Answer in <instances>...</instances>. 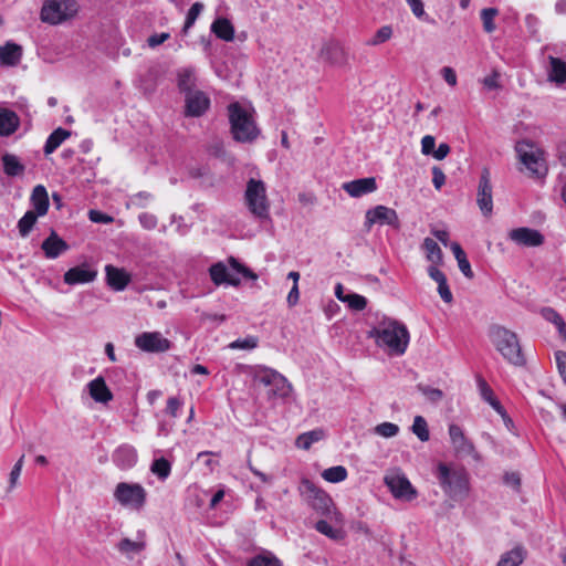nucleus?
Wrapping results in <instances>:
<instances>
[{
  "mask_svg": "<svg viewBox=\"0 0 566 566\" xmlns=\"http://www.w3.org/2000/svg\"><path fill=\"white\" fill-rule=\"evenodd\" d=\"M369 337L375 338L379 347H386L392 355H402L409 344L407 327L395 319H384L369 331Z\"/></svg>",
  "mask_w": 566,
  "mask_h": 566,
  "instance_id": "f257e3e1",
  "label": "nucleus"
},
{
  "mask_svg": "<svg viewBox=\"0 0 566 566\" xmlns=\"http://www.w3.org/2000/svg\"><path fill=\"white\" fill-rule=\"evenodd\" d=\"M298 491L304 501L318 514L334 524H343L344 516L335 506L332 497L311 480L302 479Z\"/></svg>",
  "mask_w": 566,
  "mask_h": 566,
  "instance_id": "f03ea898",
  "label": "nucleus"
},
{
  "mask_svg": "<svg viewBox=\"0 0 566 566\" xmlns=\"http://www.w3.org/2000/svg\"><path fill=\"white\" fill-rule=\"evenodd\" d=\"M489 337L495 349L511 365L523 367L526 364L516 333L504 326L493 325L489 329Z\"/></svg>",
  "mask_w": 566,
  "mask_h": 566,
  "instance_id": "7ed1b4c3",
  "label": "nucleus"
},
{
  "mask_svg": "<svg viewBox=\"0 0 566 566\" xmlns=\"http://www.w3.org/2000/svg\"><path fill=\"white\" fill-rule=\"evenodd\" d=\"M436 476L443 493L452 501L460 502L469 496L470 480L464 469H455L446 463H439Z\"/></svg>",
  "mask_w": 566,
  "mask_h": 566,
  "instance_id": "20e7f679",
  "label": "nucleus"
},
{
  "mask_svg": "<svg viewBox=\"0 0 566 566\" xmlns=\"http://www.w3.org/2000/svg\"><path fill=\"white\" fill-rule=\"evenodd\" d=\"M229 120L233 138L240 143H251L260 134L251 114L239 103H232L228 107Z\"/></svg>",
  "mask_w": 566,
  "mask_h": 566,
  "instance_id": "39448f33",
  "label": "nucleus"
},
{
  "mask_svg": "<svg viewBox=\"0 0 566 566\" xmlns=\"http://www.w3.org/2000/svg\"><path fill=\"white\" fill-rule=\"evenodd\" d=\"M244 199L248 209L255 218L261 220L269 218L270 205L266 197L265 185L262 180L251 178L248 181Z\"/></svg>",
  "mask_w": 566,
  "mask_h": 566,
  "instance_id": "423d86ee",
  "label": "nucleus"
},
{
  "mask_svg": "<svg viewBox=\"0 0 566 566\" xmlns=\"http://www.w3.org/2000/svg\"><path fill=\"white\" fill-rule=\"evenodd\" d=\"M76 0H45L41 9V20L50 24H59L77 12Z\"/></svg>",
  "mask_w": 566,
  "mask_h": 566,
  "instance_id": "0eeeda50",
  "label": "nucleus"
},
{
  "mask_svg": "<svg viewBox=\"0 0 566 566\" xmlns=\"http://www.w3.org/2000/svg\"><path fill=\"white\" fill-rule=\"evenodd\" d=\"M113 495L122 506L140 511L145 506L147 492L138 483L119 482Z\"/></svg>",
  "mask_w": 566,
  "mask_h": 566,
  "instance_id": "6e6552de",
  "label": "nucleus"
},
{
  "mask_svg": "<svg viewBox=\"0 0 566 566\" xmlns=\"http://www.w3.org/2000/svg\"><path fill=\"white\" fill-rule=\"evenodd\" d=\"M515 150L520 160L533 175L538 177L546 175L547 168L544 165V159L541 157V153L535 149L533 143L521 140L516 143Z\"/></svg>",
  "mask_w": 566,
  "mask_h": 566,
  "instance_id": "1a4fd4ad",
  "label": "nucleus"
},
{
  "mask_svg": "<svg viewBox=\"0 0 566 566\" xmlns=\"http://www.w3.org/2000/svg\"><path fill=\"white\" fill-rule=\"evenodd\" d=\"M384 481L396 499L412 501L418 495L417 490L412 486L408 478L400 471H392L386 474Z\"/></svg>",
  "mask_w": 566,
  "mask_h": 566,
  "instance_id": "9d476101",
  "label": "nucleus"
},
{
  "mask_svg": "<svg viewBox=\"0 0 566 566\" xmlns=\"http://www.w3.org/2000/svg\"><path fill=\"white\" fill-rule=\"evenodd\" d=\"M135 346L145 353L160 354L171 348V342L160 332H143L134 339Z\"/></svg>",
  "mask_w": 566,
  "mask_h": 566,
  "instance_id": "9b49d317",
  "label": "nucleus"
},
{
  "mask_svg": "<svg viewBox=\"0 0 566 566\" xmlns=\"http://www.w3.org/2000/svg\"><path fill=\"white\" fill-rule=\"evenodd\" d=\"M449 436L454 453L458 457H471L474 460H480V454L471 440H469L462 428L455 423L449 426Z\"/></svg>",
  "mask_w": 566,
  "mask_h": 566,
  "instance_id": "f8f14e48",
  "label": "nucleus"
},
{
  "mask_svg": "<svg viewBox=\"0 0 566 566\" xmlns=\"http://www.w3.org/2000/svg\"><path fill=\"white\" fill-rule=\"evenodd\" d=\"M476 203L482 214L486 218L491 217L493 213V196H492V184H491V174L489 168H483L481 171L478 193H476Z\"/></svg>",
  "mask_w": 566,
  "mask_h": 566,
  "instance_id": "ddd939ff",
  "label": "nucleus"
},
{
  "mask_svg": "<svg viewBox=\"0 0 566 566\" xmlns=\"http://www.w3.org/2000/svg\"><path fill=\"white\" fill-rule=\"evenodd\" d=\"M375 223H379L381 226L387 224L396 230L400 228V221L396 210L381 205L376 206L366 212L365 228L370 230Z\"/></svg>",
  "mask_w": 566,
  "mask_h": 566,
  "instance_id": "4468645a",
  "label": "nucleus"
},
{
  "mask_svg": "<svg viewBox=\"0 0 566 566\" xmlns=\"http://www.w3.org/2000/svg\"><path fill=\"white\" fill-rule=\"evenodd\" d=\"M319 56L328 64L336 67H345L349 65V53L337 41L325 43L319 52Z\"/></svg>",
  "mask_w": 566,
  "mask_h": 566,
  "instance_id": "2eb2a0df",
  "label": "nucleus"
},
{
  "mask_svg": "<svg viewBox=\"0 0 566 566\" xmlns=\"http://www.w3.org/2000/svg\"><path fill=\"white\" fill-rule=\"evenodd\" d=\"M185 115L188 117L202 116L210 106V98L202 91L185 95Z\"/></svg>",
  "mask_w": 566,
  "mask_h": 566,
  "instance_id": "dca6fc26",
  "label": "nucleus"
},
{
  "mask_svg": "<svg viewBox=\"0 0 566 566\" xmlns=\"http://www.w3.org/2000/svg\"><path fill=\"white\" fill-rule=\"evenodd\" d=\"M509 238L523 247H539L544 242V237L538 230L525 227L511 230Z\"/></svg>",
  "mask_w": 566,
  "mask_h": 566,
  "instance_id": "f3484780",
  "label": "nucleus"
},
{
  "mask_svg": "<svg viewBox=\"0 0 566 566\" xmlns=\"http://www.w3.org/2000/svg\"><path fill=\"white\" fill-rule=\"evenodd\" d=\"M96 276V270L87 264H82L67 270L63 275V281L69 285L85 284L93 282Z\"/></svg>",
  "mask_w": 566,
  "mask_h": 566,
  "instance_id": "a211bd4d",
  "label": "nucleus"
},
{
  "mask_svg": "<svg viewBox=\"0 0 566 566\" xmlns=\"http://www.w3.org/2000/svg\"><path fill=\"white\" fill-rule=\"evenodd\" d=\"M106 283L114 291H124L129 284L132 276L123 268H116L112 264L105 266Z\"/></svg>",
  "mask_w": 566,
  "mask_h": 566,
  "instance_id": "6ab92c4d",
  "label": "nucleus"
},
{
  "mask_svg": "<svg viewBox=\"0 0 566 566\" xmlns=\"http://www.w3.org/2000/svg\"><path fill=\"white\" fill-rule=\"evenodd\" d=\"M69 244L52 230L50 235L42 242L41 249L46 259H56L69 250Z\"/></svg>",
  "mask_w": 566,
  "mask_h": 566,
  "instance_id": "aec40b11",
  "label": "nucleus"
},
{
  "mask_svg": "<svg viewBox=\"0 0 566 566\" xmlns=\"http://www.w3.org/2000/svg\"><path fill=\"white\" fill-rule=\"evenodd\" d=\"M343 189L353 198H359L364 195L371 193L377 189L376 179L374 177L355 179L343 184Z\"/></svg>",
  "mask_w": 566,
  "mask_h": 566,
  "instance_id": "412c9836",
  "label": "nucleus"
},
{
  "mask_svg": "<svg viewBox=\"0 0 566 566\" xmlns=\"http://www.w3.org/2000/svg\"><path fill=\"white\" fill-rule=\"evenodd\" d=\"M87 390L91 396V398L95 402L99 403H108L113 400V394L107 387L105 379L102 376L96 377L95 379L91 380L87 385Z\"/></svg>",
  "mask_w": 566,
  "mask_h": 566,
  "instance_id": "4be33fe9",
  "label": "nucleus"
},
{
  "mask_svg": "<svg viewBox=\"0 0 566 566\" xmlns=\"http://www.w3.org/2000/svg\"><path fill=\"white\" fill-rule=\"evenodd\" d=\"M209 275L216 285L228 284L231 286H239L240 279L230 274L227 265L223 262H217L209 268Z\"/></svg>",
  "mask_w": 566,
  "mask_h": 566,
  "instance_id": "5701e85b",
  "label": "nucleus"
},
{
  "mask_svg": "<svg viewBox=\"0 0 566 566\" xmlns=\"http://www.w3.org/2000/svg\"><path fill=\"white\" fill-rule=\"evenodd\" d=\"M20 126L18 114L9 108L0 106V137L13 135Z\"/></svg>",
  "mask_w": 566,
  "mask_h": 566,
  "instance_id": "b1692460",
  "label": "nucleus"
},
{
  "mask_svg": "<svg viewBox=\"0 0 566 566\" xmlns=\"http://www.w3.org/2000/svg\"><path fill=\"white\" fill-rule=\"evenodd\" d=\"M30 201L33 207L31 211L40 214L41 217L48 213L50 201L48 191L43 185H38L33 188Z\"/></svg>",
  "mask_w": 566,
  "mask_h": 566,
  "instance_id": "393cba45",
  "label": "nucleus"
},
{
  "mask_svg": "<svg viewBox=\"0 0 566 566\" xmlns=\"http://www.w3.org/2000/svg\"><path fill=\"white\" fill-rule=\"evenodd\" d=\"M476 382L481 398L485 402H488L502 417V419H505L506 411L504 407L501 405V402L497 400V398L494 396L492 388L489 386L485 379L479 377Z\"/></svg>",
  "mask_w": 566,
  "mask_h": 566,
  "instance_id": "a878e982",
  "label": "nucleus"
},
{
  "mask_svg": "<svg viewBox=\"0 0 566 566\" xmlns=\"http://www.w3.org/2000/svg\"><path fill=\"white\" fill-rule=\"evenodd\" d=\"M113 461L119 469H130L137 461L136 450L130 446H122L114 452Z\"/></svg>",
  "mask_w": 566,
  "mask_h": 566,
  "instance_id": "bb28decb",
  "label": "nucleus"
},
{
  "mask_svg": "<svg viewBox=\"0 0 566 566\" xmlns=\"http://www.w3.org/2000/svg\"><path fill=\"white\" fill-rule=\"evenodd\" d=\"M22 56V48L13 42H7L0 46V63L7 66H15Z\"/></svg>",
  "mask_w": 566,
  "mask_h": 566,
  "instance_id": "cd10ccee",
  "label": "nucleus"
},
{
  "mask_svg": "<svg viewBox=\"0 0 566 566\" xmlns=\"http://www.w3.org/2000/svg\"><path fill=\"white\" fill-rule=\"evenodd\" d=\"M1 164L3 172L8 177H20L25 171V166L20 161L19 157L14 154L6 153L1 156Z\"/></svg>",
  "mask_w": 566,
  "mask_h": 566,
  "instance_id": "c85d7f7f",
  "label": "nucleus"
},
{
  "mask_svg": "<svg viewBox=\"0 0 566 566\" xmlns=\"http://www.w3.org/2000/svg\"><path fill=\"white\" fill-rule=\"evenodd\" d=\"M549 66L547 69L548 80L556 84L566 83V62L553 55L548 56Z\"/></svg>",
  "mask_w": 566,
  "mask_h": 566,
  "instance_id": "c756f323",
  "label": "nucleus"
},
{
  "mask_svg": "<svg viewBox=\"0 0 566 566\" xmlns=\"http://www.w3.org/2000/svg\"><path fill=\"white\" fill-rule=\"evenodd\" d=\"M526 555L525 547L516 545L511 551L501 555L496 566H520L525 560Z\"/></svg>",
  "mask_w": 566,
  "mask_h": 566,
  "instance_id": "7c9ffc66",
  "label": "nucleus"
},
{
  "mask_svg": "<svg viewBox=\"0 0 566 566\" xmlns=\"http://www.w3.org/2000/svg\"><path fill=\"white\" fill-rule=\"evenodd\" d=\"M332 522L326 517L324 520H319L315 523V530L325 535L326 537L333 541H340L345 537V532L342 528L343 524H336L337 526H333Z\"/></svg>",
  "mask_w": 566,
  "mask_h": 566,
  "instance_id": "2f4dec72",
  "label": "nucleus"
},
{
  "mask_svg": "<svg viewBox=\"0 0 566 566\" xmlns=\"http://www.w3.org/2000/svg\"><path fill=\"white\" fill-rule=\"evenodd\" d=\"M211 31L217 38L227 42L232 41L234 38V28L226 18L216 19L211 24Z\"/></svg>",
  "mask_w": 566,
  "mask_h": 566,
  "instance_id": "473e14b6",
  "label": "nucleus"
},
{
  "mask_svg": "<svg viewBox=\"0 0 566 566\" xmlns=\"http://www.w3.org/2000/svg\"><path fill=\"white\" fill-rule=\"evenodd\" d=\"M145 533L138 532V541H132L129 538H123L117 544V549L124 554L129 556L130 554H137L145 549L146 543L144 541Z\"/></svg>",
  "mask_w": 566,
  "mask_h": 566,
  "instance_id": "72a5a7b5",
  "label": "nucleus"
},
{
  "mask_svg": "<svg viewBox=\"0 0 566 566\" xmlns=\"http://www.w3.org/2000/svg\"><path fill=\"white\" fill-rule=\"evenodd\" d=\"M177 85L181 93L185 95L195 92L196 75L195 70L191 67L181 69L178 71Z\"/></svg>",
  "mask_w": 566,
  "mask_h": 566,
  "instance_id": "f704fd0d",
  "label": "nucleus"
},
{
  "mask_svg": "<svg viewBox=\"0 0 566 566\" xmlns=\"http://www.w3.org/2000/svg\"><path fill=\"white\" fill-rule=\"evenodd\" d=\"M71 133L62 127L54 129L48 137L43 151L45 155L54 153L61 144L70 137Z\"/></svg>",
  "mask_w": 566,
  "mask_h": 566,
  "instance_id": "c9c22d12",
  "label": "nucleus"
},
{
  "mask_svg": "<svg viewBox=\"0 0 566 566\" xmlns=\"http://www.w3.org/2000/svg\"><path fill=\"white\" fill-rule=\"evenodd\" d=\"M325 438L323 429H314L300 434L296 438L295 446L298 449L308 450L313 443L318 442Z\"/></svg>",
  "mask_w": 566,
  "mask_h": 566,
  "instance_id": "e433bc0d",
  "label": "nucleus"
},
{
  "mask_svg": "<svg viewBox=\"0 0 566 566\" xmlns=\"http://www.w3.org/2000/svg\"><path fill=\"white\" fill-rule=\"evenodd\" d=\"M39 217H41V216L29 210L18 221L17 228L19 230V234L22 238L29 237V234L32 231V229L34 228Z\"/></svg>",
  "mask_w": 566,
  "mask_h": 566,
  "instance_id": "4c0bfd02",
  "label": "nucleus"
},
{
  "mask_svg": "<svg viewBox=\"0 0 566 566\" xmlns=\"http://www.w3.org/2000/svg\"><path fill=\"white\" fill-rule=\"evenodd\" d=\"M422 247L426 251L427 259L430 262H432L434 264H439L442 262V258H443L442 250L440 249V247L433 239L426 238L423 240Z\"/></svg>",
  "mask_w": 566,
  "mask_h": 566,
  "instance_id": "58836bf2",
  "label": "nucleus"
},
{
  "mask_svg": "<svg viewBox=\"0 0 566 566\" xmlns=\"http://www.w3.org/2000/svg\"><path fill=\"white\" fill-rule=\"evenodd\" d=\"M322 478L331 483H338L347 478V470L343 465L328 468L322 472Z\"/></svg>",
  "mask_w": 566,
  "mask_h": 566,
  "instance_id": "ea45409f",
  "label": "nucleus"
},
{
  "mask_svg": "<svg viewBox=\"0 0 566 566\" xmlns=\"http://www.w3.org/2000/svg\"><path fill=\"white\" fill-rule=\"evenodd\" d=\"M150 471L161 481L166 480L171 472V464L165 458L154 460Z\"/></svg>",
  "mask_w": 566,
  "mask_h": 566,
  "instance_id": "a19ab883",
  "label": "nucleus"
},
{
  "mask_svg": "<svg viewBox=\"0 0 566 566\" xmlns=\"http://www.w3.org/2000/svg\"><path fill=\"white\" fill-rule=\"evenodd\" d=\"M411 430L422 442L428 441L430 438L428 423L422 416L415 417Z\"/></svg>",
  "mask_w": 566,
  "mask_h": 566,
  "instance_id": "79ce46f5",
  "label": "nucleus"
},
{
  "mask_svg": "<svg viewBox=\"0 0 566 566\" xmlns=\"http://www.w3.org/2000/svg\"><path fill=\"white\" fill-rule=\"evenodd\" d=\"M205 6L201 2H195L187 12L186 21L182 28V33L186 35L189 29L195 24L196 20L202 12Z\"/></svg>",
  "mask_w": 566,
  "mask_h": 566,
  "instance_id": "37998d69",
  "label": "nucleus"
},
{
  "mask_svg": "<svg viewBox=\"0 0 566 566\" xmlns=\"http://www.w3.org/2000/svg\"><path fill=\"white\" fill-rule=\"evenodd\" d=\"M255 378L264 386H272L276 380H281V374L272 368L264 367L258 371Z\"/></svg>",
  "mask_w": 566,
  "mask_h": 566,
  "instance_id": "c03bdc74",
  "label": "nucleus"
},
{
  "mask_svg": "<svg viewBox=\"0 0 566 566\" xmlns=\"http://www.w3.org/2000/svg\"><path fill=\"white\" fill-rule=\"evenodd\" d=\"M497 14L499 10L496 8H485L481 11V20L486 33H492L496 29L494 19Z\"/></svg>",
  "mask_w": 566,
  "mask_h": 566,
  "instance_id": "a18cd8bd",
  "label": "nucleus"
},
{
  "mask_svg": "<svg viewBox=\"0 0 566 566\" xmlns=\"http://www.w3.org/2000/svg\"><path fill=\"white\" fill-rule=\"evenodd\" d=\"M417 390L419 392H421L427 398V400L432 403H438L444 397V394L442 390L423 385V384H418Z\"/></svg>",
  "mask_w": 566,
  "mask_h": 566,
  "instance_id": "49530a36",
  "label": "nucleus"
},
{
  "mask_svg": "<svg viewBox=\"0 0 566 566\" xmlns=\"http://www.w3.org/2000/svg\"><path fill=\"white\" fill-rule=\"evenodd\" d=\"M259 339L255 336H247L245 338H238L231 342L228 347L230 349H243V350H252L258 347Z\"/></svg>",
  "mask_w": 566,
  "mask_h": 566,
  "instance_id": "de8ad7c7",
  "label": "nucleus"
},
{
  "mask_svg": "<svg viewBox=\"0 0 566 566\" xmlns=\"http://www.w3.org/2000/svg\"><path fill=\"white\" fill-rule=\"evenodd\" d=\"M392 35V29L390 25H384L377 30L375 35L367 41L368 45L376 46L388 41Z\"/></svg>",
  "mask_w": 566,
  "mask_h": 566,
  "instance_id": "09e8293b",
  "label": "nucleus"
},
{
  "mask_svg": "<svg viewBox=\"0 0 566 566\" xmlns=\"http://www.w3.org/2000/svg\"><path fill=\"white\" fill-rule=\"evenodd\" d=\"M90 534L97 539L107 537L112 534V528L106 520H97L93 525Z\"/></svg>",
  "mask_w": 566,
  "mask_h": 566,
  "instance_id": "8fccbe9b",
  "label": "nucleus"
},
{
  "mask_svg": "<svg viewBox=\"0 0 566 566\" xmlns=\"http://www.w3.org/2000/svg\"><path fill=\"white\" fill-rule=\"evenodd\" d=\"M271 387H272V389H271L272 395L281 397V398L287 397L292 391L291 384L287 381V379L283 375H281V380L280 381L276 380V382L274 385H272Z\"/></svg>",
  "mask_w": 566,
  "mask_h": 566,
  "instance_id": "3c124183",
  "label": "nucleus"
},
{
  "mask_svg": "<svg viewBox=\"0 0 566 566\" xmlns=\"http://www.w3.org/2000/svg\"><path fill=\"white\" fill-rule=\"evenodd\" d=\"M344 303H347L354 311H363L367 306L366 297L356 293L346 294Z\"/></svg>",
  "mask_w": 566,
  "mask_h": 566,
  "instance_id": "603ef678",
  "label": "nucleus"
},
{
  "mask_svg": "<svg viewBox=\"0 0 566 566\" xmlns=\"http://www.w3.org/2000/svg\"><path fill=\"white\" fill-rule=\"evenodd\" d=\"M228 262L232 270L243 275V277L255 281L258 279V274L254 273L251 269L241 264L235 258L230 256Z\"/></svg>",
  "mask_w": 566,
  "mask_h": 566,
  "instance_id": "864d4df0",
  "label": "nucleus"
},
{
  "mask_svg": "<svg viewBox=\"0 0 566 566\" xmlns=\"http://www.w3.org/2000/svg\"><path fill=\"white\" fill-rule=\"evenodd\" d=\"M375 433L384 438H392L398 434L399 427L392 422H382L375 427Z\"/></svg>",
  "mask_w": 566,
  "mask_h": 566,
  "instance_id": "5fc2aeb1",
  "label": "nucleus"
},
{
  "mask_svg": "<svg viewBox=\"0 0 566 566\" xmlns=\"http://www.w3.org/2000/svg\"><path fill=\"white\" fill-rule=\"evenodd\" d=\"M247 566H282V564L274 556L258 555L251 558Z\"/></svg>",
  "mask_w": 566,
  "mask_h": 566,
  "instance_id": "6e6d98bb",
  "label": "nucleus"
},
{
  "mask_svg": "<svg viewBox=\"0 0 566 566\" xmlns=\"http://www.w3.org/2000/svg\"><path fill=\"white\" fill-rule=\"evenodd\" d=\"M23 462H24V455H22L13 465V468L10 472V476H9L8 491H12L17 486L18 480L22 472Z\"/></svg>",
  "mask_w": 566,
  "mask_h": 566,
  "instance_id": "4d7b16f0",
  "label": "nucleus"
},
{
  "mask_svg": "<svg viewBox=\"0 0 566 566\" xmlns=\"http://www.w3.org/2000/svg\"><path fill=\"white\" fill-rule=\"evenodd\" d=\"M138 219H139L142 227L146 230L155 229L158 223L157 217L155 214L148 213V212L140 213Z\"/></svg>",
  "mask_w": 566,
  "mask_h": 566,
  "instance_id": "13d9d810",
  "label": "nucleus"
},
{
  "mask_svg": "<svg viewBox=\"0 0 566 566\" xmlns=\"http://www.w3.org/2000/svg\"><path fill=\"white\" fill-rule=\"evenodd\" d=\"M436 139L431 135H426L421 139V153L423 155H432L434 151Z\"/></svg>",
  "mask_w": 566,
  "mask_h": 566,
  "instance_id": "bf43d9fd",
  "label": "nucleus"
},
{
  "mask_svg": "<svg viewBox=\"0 0 566 566\" xmlns=\"http://www.w3.org/2000/svg\"><path fill=\"white\" fill-rule=\"evenodd\" d=\"M541 315L545 321L554 325H556L557 322L563 318L553 307H543L541 310Z\"/></svg>",
  "mask_w": 566,
  "mask_h": 566,
  "instance_id": "052dcab7",
  "label": "nucleus"
},
{
  "mask_svg": "<svg viewBox=\"0 0 566 566\" xmlns=\"http://www.w3.org/2000/svg\"><path fill=\"white\" fill-rule=\"evenodd\" d=\"M90 220L96 223H111L113 221V217L105 214L97 210H91L88 212Z\"/></svg>",
  "mask_w": 566,
  "mask_h": 566,
  "instance_id": "680f3d73",
  "label": "nucleus"
},
{
  "mask_svg": "<svg viewBox=\"0 0 566 566\" xmlns=\"http://www.w3.org/2000/svg\"><path fill=\"white\" fill-rule=\"evenodd\" d=\"M446 182L444 172L437 166L432 168V184L436 189H440Z\"/></svg>",
  "mask_w": 566,
  "mask_h": 566,
  "instance_id": "e2e57ef3",
  "label": "nucleus"
},
{
  "mask_svg": "<svg viewBox=\"0 0 566 566\" xmlns=\"http://www.w3.org/2000/svg\"><path fill=\"white\" fill-rule=\"evenodd\" d=\"M558 371L566 384V353L565 352H556L555 354Z\"/></svg>",
  "mask_w": 566,
  "mask_h": 566,
  "instance_id": "0e129e2a",
  "label": "nucleus"
},
{
  "mask_svg": "<svg viewBox=\"0 0 566 566\" xmlns=\"http://www.w3.org/2000/svg\"><path fill=\"white\" fill-rule=\"evenodd\" d=\"M181 406L180 400L177 397H170L167 400L166 412L174 418L178 417V410Z\"/></svg>",
  "mask_w": 566,
  "mask_h": 566,
  "instance_id": "69168bd1",
  "label": "nucleus"
},
{
  "mask_svg": "<svg viewBox=\"0 0 566 566\" xmlns=\"http://www.w3.org/2000/svg\"><path fill=\"white\" fill-rule=\"evenodd\" d=\"M438 293L446 303H451L453 300L452 293L449 289L448 282L442 281L438 284Z\"/></svg>",
  "mask_w": 566,
  "mask_h": 566,
  "instance_id": "338daca9",
  "label": "nucleus"
},
{
  "mask_svg": "<svg viewBox=\"0 0 566 566\" xmlns=\"http://www.w3.org/2000/svg\"><path fill=\"white\" fill-rule=\"evenodd\" d=\"M441 75L443 80L450 85L455 86L457 85V74L455 71L450 66H444L441 69Z\"/></svg>",
  "mask_w": 566,
  "mask_h": 566,
  "instance_id": "774afa93",
  "label": "nucleus"
}]
</instances>
